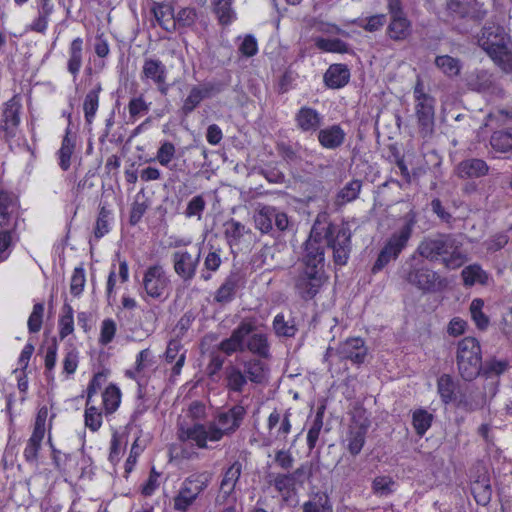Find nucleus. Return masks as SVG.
<instances>
[{
	"instance_id": "obj_30",
	"label": "nucleus",
	"mask_w": 512,
	"mask_h": 512,
	"mask_svg": "<svg viewBox=\"0 0 512 512\" xmlns=\"http://www.w3.org/2000/svg\"><path fill=\"white\" fill-rule=\"evenodd\" d=\"M83 44V39L77 37L72 40L68 49L67 70L74 79L77 78L83 64Z\"/></svg>"
},
{
	"instance_id": "obj_44",
	"label": "nucleus",
	"mask_w": 512,
	"mask_h": 512,
	"mask_svg": "<svg viewBox=\"0 0 512 512\" xmlns=\"http://www.w3.org/2000/svg\"><path fill=\"white\" fill-rule=\"evenodd\" d=\"M437 390L443 403L449 404L455 399L456 383L448 374H443L437 381Z\"/></svg>"
},
{
	"instance_id": "obj_22",
	"label": "nucleus",
	"mask_w": 512,
	"mask_h": 512,
	"mask_svg": "<svg viewBox=\"0 0 512 512\" xmlns=\"http://www.w3.org/2000/svg\"><path fill=\"white\" fill-rule=\"evenodd\" d=\"M317 139L319 144L328 150L340 148L346 140V132L339 124H333L319 129Z\"/></svg>"
},
{
	"instance_id": "obj_6",
	"label": "nucleus",
	"mask_w": 512,
	"mask_h": 512,
	"mask_svg": "<svg viewBox=\"0 0 512 512\" xmlns=\"http://www.w3.org/2000/svg\"><path fill=\"white\" fill-rule=\"evenodd\" d=\"M416 222V213L414 211H409L404 216V224L399 230L389 237L384 247L380 250L378 257L371 268V272L373 274L380 272L391 261L398 258L400 253L407 246Z\"/></svg>"
},
{
	"instance_id": "obj_11",
	"label": "nucleus",
	"mask_w": 512,
	"mask_h": 512,
	"mask_svg": "<svg viewBox=\"0 0 512 512\" xmlns=\"http://www.w3.org/2000/svg\"><path fill=\"white\" fill-rule=\"evenodd\" d=\"M170 278L160 264L149 266L143 276L142 285L147 296L164 300L169 295Z\"/></svg>"
},
{
	"instance_id": "obj_2",
	"label": "nucleus",
	"mask_w": 512,
	"mask_h": 512,
	"mask_svg": "<svg viewBox=\"0 0 512 512\" xmlns=\"http://www.w3.org/2000/svg\"><path fill=\"white\" fill-rule=\"evenodd\" d=\"M246 409L236 404L226 411L218 412L207 424L196 423L188 428L181 427L178 438L191 440L200 449H207L208 442H219L224 437L232 436L242 425Z\"/></svg>"
},
{
	"instance_id": "obj_47",
	"label": "nucleus",
	"mask_w": 512,
	"mask_h": 512,
	"mask_svg": "<svg viewBox=\"0 0 512 512\" xmlns=\"http://www.w3.org/2000/svg\"><path fill=\"white\" fill-rule=\"evenodd\" d=\"M490 144L496 151L508 152L512 150V128L495 131L490 139Z\"/></svg>"
},
{
	"instance_id": "obj_57",
	"label": "nucleus",
	"mask_w": 512,
	"mask_h": 512,
	"mask_svg": "<svg viewBox=\"0 0 512 512\" xmlns=\"http://www.w3.org/2000/svg\"><path fill=\"white\" fill-rule=\"evenodd\" d=\"M111 212L105 205H100L99 214L94 228V236L96 239L102 238L109 232V218Z\"/></svg>"
},
{
	"instance_id": "obj_34",
	"label": "nucleus",
	"mask_w": 512,
	"mask_h": 512,
	"mask_svg": "<svg viewBox=\"0 0 512 512\" xmlns=\"http://www.w3.org/2000/svg\"><path fill=\"white\" fill-rule=\"evenodd\" d=\"M272 327L278 337L293 338L298 331L294 318H286L282 313L274 317Z\"/></svg>"
},
{
	"instance_id": "obj_43",
	"label": "nucleus",
	"mask_w": 512,
	"mask_h": 512,
	"mask_svg": "<svg viewBox=\"0 0 512 512\" xmlns=\"http://www.w3.org/2000/svg\"><path fill=\"white\" fill-rule=\"evenodd\" d=\"M75 148V139L72 137L70 130L66 131L63 138L61 148L58 151L59 165L62 170L66 171L71 165V156Z\"/></svg>"
},
{
	"instance_id": "obj_5",
	"label": "nucleus",
	"mask_w": 512,
	"mask_h": 512,
	"mask_svg": "<svg viewBox=\"0 0 512 512\" xmlns=\"http://www.w3.org/2000/svg\"><path fill=\"white\" fill-rule=\"evenodd\" d=\"M399 275L406 284L423 294L440 292L448 286L447 279L433 270L428 262L416 253L405 260Z\"/></svg>"
},
{
	"instance_id": "obj_19",
	"label": "nucleus",
	"mask_w": 512,
	"mask_h": 512,
	"mask_svg": "<svg viewBox=\"0 0 512 512\" xmlns=\"http://www.w3.org/2000/svg\"><path fill=\"white\" fill-rule=\"evenodd\" d=\"M295 125L303 133L317 132L323 122V116L316 109L309 106H302L294 117Z\"/></svg>"
},
{
	"instance_id": "obj_24",
	"label": "nucleus",
	"mask_w": 512,
	"mask_h": 512,
	"mask_svg": "<svg viewBox=\"0 0 512 512\" xmlns=\"http://www.w3.org/2000/svg\"><path fill=\"white\" fill-rule=\"evenodd\" d=\"M224 383L228 392L241 394L249 381L244 370L237 365L230 364L224 369Z\"/></svg>"
},
{
	"instance_id": "obj_48",
	"label": "nucleus",
	"mask_w": 512,
	"mask_h": 512,
	"mask_svg": "<svg viewBox=\"0 0 512 512\" xmlns=\"http://www.w3.org/2000/svg\"><path fill=\"white\" fill-rule=\"evenodd\" d=\"M433 415L424 409H417L412 415V425L416 434L422 437L431 427Z\"/></svg>"
},
{
	"instance_id": "obj_37",
	"label": "nucleus",
	"mask_w": 512,
	"mask_h": 512,
	"mask_svg": "<svg viewBox=\"0 0 512 512\" xmlns=\"http://www.w3.org/2000/svg\"><path fill=\"white\" fill-rule=\"evenodd\" d=\"M461 277L463 279V284L467 287H471L477 283L484 285L488 281V274L479 264L466 266L461 272Z\"/></svg>"
},
{
	"instance_id": "obj_20",
	"label": "nucleus",
	"mask_w": 512,
	"mask_h": 512,
	"mask_svg": "<svg viewBox=\"0 0 512 512\" xmlns=\"http://www.w3.org/2000/svg\"><path fill=\"white\" fill-rule=\"evenodd\" d=\"M336 353L340 359H347L354 364H361L367 355V348L363 339L359 337L348 338L339 345Z\"/></svg>"
},
{
	"instance_id": "obj_17",
	"label": "nucleus",
	"mask_w": 512,
	"mask_h": 512,
	"mask_svg": "<svg viewBox=\"0 0 512 512\" xmlns=\"http://www.w3.org/2000/svg\"><path fill=\"white\" fill-rule=\"evenodd\" d=\"M435 99L427 101H415V114L419 126V131L423 137L432 134L435 123Z\"/></svg>"
},
{
	"instance_id": "obj_41",
	"label": "nucleus",
	"mask_w": 512,
	"mask_h": 512,
	"mask_svg": "<svg viewBox=\"0 0 512 512\" xmlns=\"http://www.w3.org/2000/svg\"><path fill=\"white\" fill-rule=\"evenodd\" d=\"M232 2L233 0H213V11L219 23L223 26L229 25L236 18Z\"/></svg>"
},
{
	"instance_id": "obj_55",
	"label": "nucleus",
	"mask_w": 512,
	"mask_h": 512,
	"mask_svg": "<svg viewBox=\"0 0 512 512\" xmlns=\"http://www.w3.org/2000/svg\"><path fill=\"white\" fill-rule=\"evenodd\" d=\"M483 306L484 302L482 299L479 298L474 299L470 304V313L472 319L475 322L476 326L481 330H485L489 324L488 317L482 311Z\"/></svg>"
},
{
	"instance_id": "obj_46",
	"label": "nucleus",
	"mask_w": 512,
	"mask_h": 512,
	"mask_svg": "<svg viewBox=\"0 0 512 512\" xmlns=\"http://www.w3.org/2000/svg\"><path fill=\"white\" fill-rule=\"evenodd\" d=\"M73 308L70 304L64 303L62 314L59 318V337L61 340L72 334L74 331Z\"/></svg>"
},
{
	"instance_id": "obj_27",
	"label": "nucleus",
	"mask_w": 512,
	"mask_h": 512,
	"mask_svg": "<svg viewBox=\"0 0 512 512\" xmlns=\"http://www.w3.org/2000/svg\"><path fill=\"white\" fill-rule=\"evenodd\" d=\"M489 167L482 159L472 158L461 161L456 168L460 178H479L488 173Z\"/></svg>"
},
{
	"instance_id": "obj_40",
	"label": "nucleus",
	"mask_w": 512,
	"mask_h": 512,
	"mask_svg": "<svg viewBox=\"0 0 512 512\" xmlns=\"http://www.w3.org/2000/svg\"><path fill=\"white\" fill-rule=\"evenodd\" d=\"M362 188V182L358 179H354L348 182L336 195L335 204L343 206L349 202L354 201L358 198Z\"/></svg>"
},
{
	"instance_id": "obj_64",
	"label": "nucleus",
	"mask_w": 512,
	"mask_h": 512,
	"mask_svg": "<svg viewBox=\"0 0 512 512\" xmlns=\"http://www.w3.org/2000/svg\"><path fill=\"white\" fill-rule=\"evenodd\" d=\"M85 271L82 267H76L73 271L70 281V292L74 296H79L85 286Z\"/></svg>"
},
{
	"instance_id": "obj_52",
	"label": "nucleus",
	"mask_w": 512,
	"mask_h": 512,
	"mask_svg": "<svg viewBox=\"0 0 512 512\" xmlns=\"http://www.w3.org/2000/svg\"><path fill=\"white\" fill-rule=\"evenodd\" d=\"M103 405L107 414H112L116 411L120 404L121 393L120 390L114 386H108L102 394Z\"/></svg>"
},
{
	"instance_id": "obj_49",
	"label": "nucleus",
	"mask_w": 512,
	"mask_h": 512,
	"mask_svg": "<svg viewBox=\"0 0 512 512\" xmlns=\"http://www.w3.org/2000/svg\"><path fill=\"white\" fill-rule=\"evenodd\" d=\"M315 45L324 52L347 53L349 51V45L339 38H317Z\"/></svg>"
},
{
	"instance_id": "obj_62",
	"label": "nucleus",
	"mask_w": 512,
	"mask_h": 512,
	"mask_svg": "<svg viewBox=\"0 0 512 512\" xmlns=\"http://www.w3.org/2000/svg\"><path fill=\"white\" fill-rule=\"evenodd\" d=\"M508 368V362L506 360L490 359L487 360L484 365L482 364L481 371L486 377L498 376L506 371Z\"/></svg>"
},
{
	"instance_id": "obj_54",
	"label": "nucleus",
	"mask_w": 512,
	"mask_h": 512,
	"mask_svg": "<svg viewBox=\"0 0 512 512\" xmlns=\"http://www.w3.org/2000/svg\"><path fill=\"white\" fill-rule=\"evenodd\" d=\"M20 109L21 104L17 97H12L5 103V107L2 113V121L10 122L19 125L20 124Z\"/></svg>"
},
{
	"instance_id": "obj_45",
	"label": "nucleus",
	"mask_w": 512,
	"mask_h": 512,
	"mask_svg": "<svg viewBox=\"0 0 512 512\" xmlns=\"http://www.w3.org/2000/svg\"><path fill=\"white\" fill-rule=\"evenodd\" d=\"M181 342L179 340L173 339L168 343L165 357L167 362H173L176 360V363L173 367V373L178 375L184 365L185 362V354L182 353L178 356V353L181 349Z\"/></svg>"
},
{
	"instance_id": "obj_10",
	"label": "nucleus",
	"mask_w": 512,
	"mask_h": 512,
	"mask_svg": "<svg viewBox=\"0 0 512 512\" xmlns=\"http://www.w3.org/2000/svg\"><path fill=\"white\" fill-rule=\"evenodd\" d=\"M254 223L255 227L261 231V233L268 234L274 231H286L290 221L285 212L274 206L264 205L255 212Z\"/></svg>"
},
{
	"instance_id": "obj_1",
	"label": "nucleus",
	"mask_w": 512,
	"mask_h": 512,
	"mask_svg": "<svg viewBox=\"0 0 512 512\" xmlns=\"http://www.w3.org/2000/svg\"><path fill=\"white\" fill-rule=\"evenodd\" d=\"M351 236V231L346 226L329 223L320 228L316 222L304 244L301 267L324 271L325 246L332 249L335 264L345 265L351 252Z\"/></svg>"
},
{
	"instance_id": "obj_3",
	"label": "nucleus",
	"mask_w": 512,
	"mask_h": 512,
	"mask_svg": "<svg viewBox=\"0 0 512 512\" xmlns=\"http://www.w3.org/2000/svg\"><path fill=\"white\" fill-rule=\"evenodd\" d=\"M462 246V242L455 235L438 233L425 237L415 253L426 261H440L445 268L455 270L468 261Z\"/></svg>"
},
{
	"instance_id": "obj_9",
	"label": "nucleus",
	"mask_w": 512,
	"mask_h": 512,
	"mask_svg": "<svg viewBox=\"0 0 512 512\" xmlns=\"http://www.w3.org/2000/svg\"><path fill=\"white\" fill-rule=\"evenodd\" d=\"M293 287L298 296L305 300L313 299L325 282L324 271L299 267L293 276Z\"/></svg>"
},
{
	"instance_id": "obj_38",
	"label": "nucleus",
	"mask_w": 512,
	"mask_h": 512,
	"mask_svg": "<svg viewBox=\"0 0 512 512\" xmlns=\"http://www.w3.org/2000/svg\"><path fill=\"white\" fill-rule=\"evenodd\" d=\"M241 473L242 464L239 461L232 463L231 466L225 471L220 484V489L224 494L230 495L234 491Z\"/></svg>"
},
{
	"instance_id": "obj_26",
	"label": "nucleus",
	"mask_w": 512,
	"mask_h": 512,
	"mask_svg": "<svg viewBox=\"0 0 512 512\" xmlns=\"http://www.w3.org/2000/svg\"><path fill=\"white\" fill-rule=\"evenodd\" d=\"M386 33L393 41H404L412 34V23L406 15L390 17Z\"/></svg>"
},
{
	"instance_id": "obj_42",
	"label": "nucleus",
	"mask_w": 512,
	"mask_h": 512,
	"mask_svg": "<svg viewBox=\"0 0 512 512\" xmlns=\"http://www.w3.org/2000/svg\"><path fill=\"white\" fill-rule=\"evenodd\" d=\"M303 512H333L332 504L326 493H316L302 505Z\"/></svg>"
},
{
	"instance_id": "obj_7",
	"label": "nucleus",
	"mask_w": 512,
	"mask_h": 512,
	"mask_svg": "<svg viewBox=\"0 0 512 512\" xmlns=\"http://www.w3.org/2000/svg\"><path fill=\"white\" fill-rule=\"evenodd\" d=\"M457 367L461 377L472 381L481 372L482 354L479 341L474 337H465L457 346Z\"/></svg>"
},
{
	"instance_id": "obj_28",
	"label": "nucleus",
	"mask_w": 512,
	"mask_h": 512,
	"mask_svg": "<svg viewBox=\"0 0 512 512\" xmlns=\"http://www.w3.org/2000/svg\"><path fill=\"white\" fill-rule=\"evenodd\" d=\"M471 493L475 501L480 505H487L492 496L490 478L486 471L478 475L477 479L471 482Z\"/></svg>"
},
{
	"instance_id": "obj_58",
	"label": "nucleus",
	"mask_w": 512,
	"mask_h": 512,
	"mask_svg": "<svg viewBox=\"0 0 512 512\" xmlns=\"http://www.w3.org/2000/svg\"><path fill=\"white\" fill-rule=\"evenodd\" d=\"M175 29L179 27H191L197 20V12L195 8L185 7L175 14Z\"/></svg>"
},
{
	"instance_id": "obj_61",
	"label": "nucleus",
	"mask_w": 512,
	"mask_h": 512,
	"mask_svg": "<svg viewBox=\"0 0 512 512\" xmlns=\"http://www.w3.org/2000/svg\"><path fill=\"white\" fill-rule=\"evenodd\" d=\"M85 425L91 431H97L102 425V414L92 404L87 405L85 409Z\"/></svg>"
},
{
	"instance_id": "obj_33",
	"label": "nucleus",
	"mask_w": 512,
	"mask_h": 512,
	"mask_svg": "<svg viewBox=\"0 0 512 512\" xmlns=\"http://www.w3.org/2000/svg\"><path fill=\"white\" fill-rule=\"evenodd\" d=\"M152 11L158 24L167 32L175 31V13L172 5L168 3H156Z\"/></svg>"
},
{
	"instance_id": "obj_50",
	"label": "nucleus",
	"mask_w": 512,
	"mask_h": 512,
	"mask_svg": "<svg viewBox=\"0 0 512 512\" xmlns=\"http://www.w3.org/2000/svg\"><path fill=\"white\" fill-rule=\"evenodd\" d=\"M435 65L447 76H457L460 73V61L449 55H441L435 58Z\"/></svg>"
},
{
	"instance_id": "obj_14",
	"label": "nucleus",
	"mask_w": 512,
	"mask_h": 512,
	"mask_svg": "<svg viewBox=\"0 0 512 512\" xmlns=\"http://www.w3.org/2000/svg\"><path fill=\"white\" fill-rule=\"evenodd\" d=\"M200 256V250L195 253L177 250L172 254L173 269L183 282H190L195 277Z\"/></svg>"
},
{
	"instance_id": "obj_63",
	"label": "nucleus",
	"mask_w": 512,
	"mask_h": 512,
	"mask_svg": "<svg viewBox=\"0 0 512 512\" xmlns=\"http://www.w3.org/2000/svg\"><path fill=\"white\" fill-rule=\"evenodd\" d=\"M221 253V248H215L211 246L204 259V270L208 272H216L222 263Z\"/></svg>"
},
{
	"instance_id": "obj_59",
	"label": "nucleus",
	"mask_w": 512,
	"mask_h": 512,
	"mask_svg": "<svg viewBox=\"0 0 512 512\" xmlns=\"http://www.w3.org/2000/svg\"><path fill=\"white\" fill-rule=\"evenodd\" d=\"M44 315V304L36 303L28 318V330L30 333H37L41 330Z\"/></svg>"
},
{
	"instance_id": "obj_16",
	"label": "nucleus",
	"mask_w": 512,
	"mask_h": 512,
	"mask_svg": "<svg viewBox=\"0 0 512 512\" xmlns=\"http://www.w3.org/2000/svg\"><path fill=\"white\" fill-rule=\"evenodd\" d=\"M484 50L506 73L512 72V53L507 48V37L497 38V42L483 41Z\"/></svg>"
},
{
	"instance_id": "obj_25",
	"label": "nucleus",
	"mask_w": 512,
	"mask_h": 512,
	"mask_svg": "<svg viewBox=\"0 0 512 512\" xmlns=\"http://www.w3.org/2000/svg\"><path fill=\"white\" fill-rule=\"evenodd\" d=\"M243 370L249 382L256 385L264 384L268 381L269 367L260 359L253 358L243 363Z\"/></svg>"
},
{
	"instance_id": "obj_60",
	"label": "nucleus",
	"mask_w": 512,
	"mask_h": 512,
	"mask_svg": "<svg viewBox=\"0 0 512 512\" xmlns=\"http://www.w3.org/2000/svg\"><path fill=\"white\" fill-rule=\"evenodd\" d=\"M206 208V201L202 195L194 196L187 204L185 209V216L188 218L197 217L201 220L202 213Z\"/></svg>"
},
{
	"instance_id": "obj_8",
	"label": "nucleus",
	"mask_w": 512,
	"mask_h": 512,
	"mask_svg": "<svg viewBox=\"0 0 512 512\" xmlns=\"http://www.w3.org/2000/svg\"><path fill=\"white\" fill-rule=\"evenodd\" d=\"M210 481L211 474L208 472L193 474L185 478L173 498V509L178 512H186L208 487Z\"/></svg>"
},
{
	"instance_id": "obj_21",
	"label": "nucleus",
	"mask_w": 512,
	"mask_h": 512,
	"mask_svg": "<svg viewBox=\"0 0 512 512\" xmlns=\"http://www.w3.org/2000/svg\"><path fill=\"white\" fill-rule=\"evenodd\" d=\"M369 421L367 418L356 420L353 418V422L349 427L347 436V449L353 455H358L365 443L366 434L369 428Z\"/></svg>"
},
{
	"instance_id": "obj_12",
	"label": "nucleus",
	"mask_w": 512,
	"mask_h": 512,
	"mask_svg": "<svg viewBox=\"0 0 512 512\" xmlns=\"http://www.w3.org/2000/svg\"><path fill=\"white\" fill-rule=\"evenodd\" d=\"M140 79L143 83L155 85L162 96H166L169 92L168 70L166 65L158 58L148 57L144 59Z\"/></svg>"
},
{
	"instance_id": "obj_39",
	"label": "nucleus",
	"mask_w": 512,
	"mask_h": 512,
	"mask_svg": "<svg viewBox=\"0 0 512 512\" xmlns=\"http://www.w3.org/2000/svg\"><path fill=\"white\" fill-rule=\"evenodd\" d=\"M102 90L101 84H97L92 90H90L84 99L83 110L85 120L88 124H91L99 106V94Z\"/></svg>"
},
{
	"instance_id": "obj_4",
	"label": "nucleus",
	"mask_w": 512,
	"mask_h": 512,
	"mask_svg": "<svg viewBox=\"0 0 512 512\" xmlns=\"http://www.w3.org/2000/svg\"><path fill=\"white\" fill-rule=\"evenodd\" d=\"M256 325L250 319H243L232 331L229 338L222 340L218 350L230 356L236 352L249 351L261 358L270 357V344L267 335L255 333Z\"/></svg>"
},
{
	"instance_id": "obj_13",
	"label": "nucleus",
	"mask_w": 512,
	"mask_h": 512,
	"mask_svg": "<svg viewBox=\"0 0 512 512\" xmlns=\"http://www.w3.org/2000/svg\"><path fill=\"white\" fill-rule=\"evenodd\" d=\"M222 91L223 85L219 82H204L199 85H193L187 97L183 100L181 113L184 116H188L204 99L213 97Z\"/></svg>"
},
{
	"instance_id": "obj_56",
	"label": "nucleus",
	"mask_w": 512,
	"mask_h": 512,
	"mask_svg": "<svg viewBox=\"0 0 512 512\" xmlns=\"http://www.w3.org/2000/svg\"><path fill=\"white\" fill-rule=\"evenodd\" d=\"M288 473L296 487H303L306 480H309L313 476V465L311 462H304L293 472Z\"/></svg>"
},
{
	"instance_id": "obj_23",
	"label": "nucleus",
	"mask_w": 512,
	"mask_h": 512,
	"mask_svg": "<svg viewBox=\"0 0 512 512\" xmlns=\"http://www.w3.org/2000/svg\"><path fill=\"white\" fill-rule=\"evenodd\" d=\"M446 10L452 18H472L476 21L482 20L486 11L476 8L469 2L463 0H448Z\"/></svg>"
},
{
	"instance_id": "obj_36",
	"label": "nucleus",
	"mask_w": 512,
	"mask_h": 512,
	"mask_svg": "<svg viewBox=\"0 0 512 512\" xmlns=\"http://www.w3.org/2000/svg\"><path fill=\"white\" fill-rule=\"evenodd\" d=\"M44 436L45 434L32 432L23 451V457L27 463L37 466L39 451L41 449Z\"/></svg>"
},
{
	"instance_id": "obj_15",
	"label": "nucleus",
	"mask_w": 512,
	"mask_h": 512,
	"mask_svg": "<svg viewBox=\"0 0 512 512\" xmlns=\"http://www.w3.org/2000/svg\"><path fill=\"white\" fill-rule=\"evenodd\" d=\"M467 86L477 92L503 98L504 89L496 81L493 74L486 70H475L467 76Z\"/></svg>"
},
{
	"instance_id": "obj_51",
	"label": "nucleus",
	"mask_w": 512,
	"mask_h": 512,
	"mask_svg": "<svg viewBox=\"0 0 512 512\" xmlns=\"http://www.w3.org/2000/svg\"><path fill=\"white\" fill-rule=\"evenodd\" d=\"M150 102L145 100L143 94L132 97L128 103L129 117L132 120H137L139 117L144 116L150 110Z\"/></svg>"
},
{
	"instance_id": "obj_53",
	"label": "nucleus",
	"mask_w": 512,
	"mask_h": 512,
	"mask_svg": "<svg viewBox=\"0 0 512 512\" xmlns=\"http://www.w3.org/2000/svg\"><path fill=\"white\" fill-rule=\"evenodd\" d=\"M323 416H324V407H321L318 409V411L314 417L313 423H312L310 429L308 430L307 445H308L309 450H312L315 448L316 443L319 439V435H320L321 429L323 427Z\"/></svg>"
},
{
	"instance_id": "obj_35",
	"label": "nucleus",
	"mask_w": 512,
	"mask_h": 512,
	"mask_svg": "<svg viewBox=\"0 0 512 512\" xmlns=\"http://www.w3.org/2000/svg\"><path fill=\"white\" fill-rule=\"evenodd\" d=\"M154 364V356L150 349H143L139 352V354L136 357L134 371H127L126 374L129 377L137 380L141 375H144L147 370L152 369Z\"/></svg>"
},
{
	"instance_id": "obj_18",
	"label": "nucleus",
	"mask_w": 512,
	"mask_h": 512,
	"mask_svg": "<svg viewBox=\"0 0 512 512\" xmlns=\"http://www.w3.org/2000/svg\"><path fill=\"white\" fill-rule=\"evenodd\" d=\"M243 283V276L239 270H233L225 278L214 294V301L220 305H226L233 301L238 288Z\"/></svg>"
},
{
	"instance_id": "obj_31",
	"label": "nucleus",
	"mask_w": 512,
	"mask_h": 512,
	"mask_svg": "<svg viewBox=\"0 0 512 512\" xmlns=\"http://www.w3.org/2000/svg\"><path fill=\"white\" fill-rule=\"evenodd\" d=\"M350 72L344 64L331 65L324 75L325 84L329 88L338 89L349 82Z\"/></svg>"
},
{
	"instance_id": "obj_29",
	"label": "nucleus",
	"mask_w": 512,
	"mask_h": 512,
	"mask_svg": "<svg viewBox=\"0 0 512 512\" xmlns=\"http://www.w3.org/2000/svg\"><path fill=\"white\" fill-rule=\"evenodd\" d=\"M249 232V228L234 218L228 219L223 224L224 238L230 248L239 246L244 235Z\"/></svg>"
},
{
	"instance_id": "obj_32",
	"label": "nucleus",
	"mask_w": 512,
	"mask_h": 512,
	"mask_svg": "<svg viewBox=\"0 0 512 512\" xmlns=\"http://www.w3.org/2000/svg\"><path fill=\"white\" fill-rule=\"evenodd\" d=\"M267 483L274 487L285 499L297 490L289 473H271L267 475Z\"/></svg>"
}]
</instances>
